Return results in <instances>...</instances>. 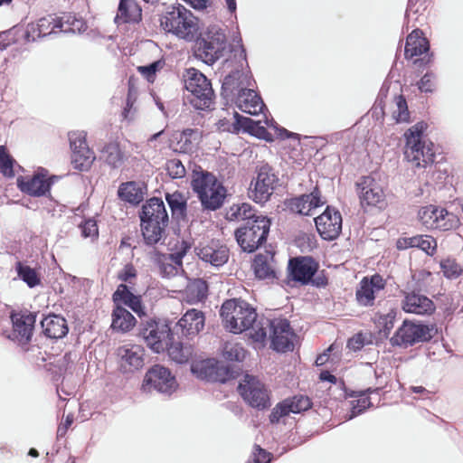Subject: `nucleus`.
<instances>
[{
  "mask_svg": "<svg viewBox=\"0 0 463 463\" xmlns=\"http://www.w3.org/2000/svg\"><path fill=\"white\" fill-rule=\"evenodd\" d=\"M139 218L142 236L147 246H154L162 240L165 241L169 218L162 199L153 197L147 200L142 206Z\"/></svg>",
  "mask_w": 463,
  "mask_h": 463,
  "instance_id": "1",
  "label": "nucleus"
},
{
  "mask_svg": "<svg viewBox=\"0 0 463 463\" xmlns=\"http://www.w3.org/2000/svg\"><path fill=\"white\" fill-rule=\"evenodd\" d=\"M101 158L112 168H118L123 164L124 155L118 143L110 142L102 148Z\"/></svg>",
  "mask_w": 463,
  "mask_h": 463,
  "instance_id": "41",
  "label": "nucleus"
},
{
  "mask_svg": "<svg viewBox=\"0 0 463 463\" xmlns=\"http://www.w3.org/2000/svg\"><path fill=\"white\" fill-rule=\"evenodd\" d=\"M118 195L122 201L134 205L143 200L142 189L134 182L122 184L118 190Z\"/></svg>",
  "mask_w": 463,
  "mask_h": 463,
  "instance_id": "39",
  "label": "nucleus"
},
{
  "mask_svg": "<svg viewBox=\"0 0 463 463\" xmlns=\"http://www.w3.org/2000/svg\"><path fill=\"white\" fill-rule=\"evenodd\" d=\"M111 319V329L122 334L129 332L137 323L136 317L120 305H114Z\"/></svg>",
  "mask_w": 463,
  "mask_h": 463,
  "instance_id": "33",
  "label": "nucleus"
},
{
  "mask_svg": "<svg viewBox=\"0 0 463 463\" xmlns=\"http://www.w3.org/2000/svg\"><path fill=\"white\" fill-rule=\"evenodd\" d=\"M273 260V255L270 252L266 254H257L252 262V269L256 278L259 279H276V272L270 266L269 261Z\"/></svg>",
  "mask_w": 463,
  "mask_h": 463,
  "instance_id": "35",
  "label": "nucleus"
},
{
  "mask_svg": "<svg viewBox=\"0 0 463 463\" xmlns=\"http://www.w3.org/2000/svg\"><path fill=\"white\" fill-rule=\"evenodd\" d=\"M286 401L288 402V405L291 413L306 411L312 405L310 399L307 396L303 395H296L292 398L286 399Z\"/></svg>",
  "mask_w": 463,
  "mask_h": 463,
  "instance_id": "50",
  "label": "nucleus"
},
{
  "mask_svg": "<svg viewBox=\"0 0 463 463\" xmlns=\"http://www.w3.org/2000/svg\"><path fill=\"white\" fill-rule=\"evenodd\" d=\"M272 458L273 456L271 453L263 449L259 445H255L251 458H250L246 463H270Z\"/></svg>",
  "mask_w": 463,
  "mask_h": 463,
  "instance_id": "59",
  "label": "nucleus"
},
{
  "mask_svg": "<svg viewBox=\"0 0 463 463\" xmlns=\"http://www.w3.org/2000/svg\"><path fill=\"white\" fill-rule=\"evenodd\" d=\"M43 172H45V169L41 168L36 174L26 180L19 178L17 185L21 192L33 197L46 195L51 190L52 182L46 183Z\"/></svg>",
  "mask_w": 463,
  "mask_h": 463,
  "instance_id": "29",
  "label": "nucleus"
},
{
  "mask_svg": "<svg viewBox=\"0 0 463 463\" xmlns=\"http://www.w3.org/2000/svg\"><path fill=\"white\" fill-rule=\"evenodd\" d=\"M163 28L181 39L194 41L198 34L197 18L182 5H174L160 19Z\"/></svg>",
  "mask_w": 463,
  "mask_h": 463,
  "instance_id": "9",
  "label": "nucleus"
},
{
  "mask_svg": "<svg viewBox=\"0 0 463 463\" xmlns=\"http://www.w3.org/2000/svg\"><path fill=\"white\" fill-rule=\"evenodd\" d=\"M214 359H207L193 363L191 365V372L198 379L207 382H213Z\"/></svg>",
  "mask_w": 463,
  "mask_h": 463,
  "instance_id": "44",
  "label": "nucleus"
},
{
  "mask_svg": "<svg viewBox=\"0 0 463 463\" xmlns=\"http://www.w3.org/2000/svg\"><path fill=\"white\" fill-rule=\"evenodd\" d=\"M418 218L427 229L440 231L452 230L457 228L459 223L456 214L433 204L421 207L418 212Z\"/></svg>",
  "mask_w": 463,
  "mask_h": 463,
  "instance_id": "16",
  "label": "nucleus"
},
{
  "mask_svg": "<svg viewBox=\"0 0 463 463\" xmlns=\"http://www.w3.org/2000/svg\"><path fill=\"white\" fill-rule=\"evenodd\" d=\"M238 392L244 402L257 410L270 406V394L267 386L258 377L246 373L238 385Z\"/></svg>",
  "mask_w": 463,
  "mask_h": 463,
  "instance_id": "14",
  "label": "nucleus"
},
{
  "mask_svg": "<svg viewBox=\"0 0 463 463\" xmlns=\"http://www.w3.org/2000/svg\"><path fill=\"white\" fill-rule=\"evenodd\" d=\"M458 304L459 301L455 300V298L451 295H441L439 298V308L442 311L445 318L451 319Z\"/></svg>",
  "mask_w": 463,
  "mask_h": 463,
  "instance_id": "49",
  "label": "nucleus"
},
{
  "mask_svg": "<svg viewBox=\"0 0 463 463\" xmlns=\"http://www.w3.org/2000/svg\"><path fill=\"white\" fill-rule=\"evenodd\" d=\"M178 387L175 377L171 371L161 365L155 364L146 373L142 389L146 392L156 391L164 395L170 396Z\"/></svg>",
  "mask_w": 463,
  "mask_h": 463,
  "instance_id": "15",
  "label": "nucleus"
},
{
  "mask_svg": "<svg viewBox=\"0 0 463 463\" xmlns=\"http://www.w3.org/2000/svg\"><path fill=\"white\" fill-rule=\"evenodd\" d=\"M220 315L225 327L233 334L250 329V335L258 328V314L255 308L244 300L236 298L226 300L221 307Z\"/></svg>",
  "mask_w": 463,
  "mask_h": 463,
  "instance_id": "3",
  "label": "nucleus"
},
{
  "mask_svg": "<svg viewBox=\"0 0 463 463\" xmlns=\"http://www.w3.org/2000/svg\"><path fill=\"white\" fill-rule=\"evenodd\" d=\"M351 411L348 414V420H352L356 416L362 414L367 408L373 406L369 397H363L351 402Z\"/></svg>",
  "mask_w": 463,
  "mask_h": 463,
  "instance_id": "56",
  "label": "nucleus"
},
{
  "mask_svg": "<svg viewBox=\"0 0 463 463\" xmlns=\"http://www.w3.org/2000/svg\"><path fill=\"white\" fill-rule=\"evenodd\" d=\"M198 256L202 260L209 262L213 267H221L228 261L229 250L224 246L218 249L206 246L200 250Z\"/></svg>",
  "mask_w": 463,
  "mask_h": 463,
  "instance_id": "36",
  "label": "nucleus"
},
{
  "mask_svg": "<svg viewBox=\"0 0 463 463\" xmlns=\"http://www.w3.org/2000/svg\"><path fill=\"white\" fill-rule=\"evenodd\" d=\"M165 171L173 179L182 178L185 175V168L180 159H169L165 163Z\"/></svg>",
  "mask_w": 463,
  "mask_h": 463,
  "instance_id": "54",
  "label": "nucleus"
},
{
  "mask_svg": "<svg viewBox=\"0 0 463 463\" xmlns=\"http://www.w3.org/2000/svg\"><path fill=\"white\" fill-rule=\"evenodd\" d=\"M436 75L432 71H427L417 82V86L421 92H433L435 88Z\"/></svg>",
  "mask_w": 463,
  "mask_h": 463,
  "instance_id": "58",
  "label": "nucleus"
},
{
  "mask_svg": "<svg viewBox=\"0 0 463 463\" xmlns=\"http://www.w3.org/2000/svg\"><path fill=\"white\" fill-rule=\"evenodd\" d=\"M257 326L258 328L250 334V338L254 342H264L269 329L270 345L273 350L285 353L293 349L292 337L295 334L288 319L260 317Z\"/></svg>",
  "mask_w": 463,
  "mask_h": 463,
  "instance_id": "4",
  "label": "nucleus"
},
{
  "mask_svg": "<svg viewBox=\"0 0 463 463\" xmlns=\"http://www.w3.org/2000/svg\"><path fill=\"white\" fill-rule=\"evenodd\" d=\"M396 105L398 108V115L396 117L397 122L409 121V111L405 98L402 95L396 97Z\"/></svg>",
  "mask_w": 463,
  "mask_h": 463,
  "instance_id": "61",
  "label": "nucleus"
},
{
  "mask_svg": "<svg viewBox=\"0 0 463 463\" xmlns=\"http://www.w3.org/2000/svg\"><path fill=\"white\" fill-rule=\"evenodd\" d=\"M41 326L44 335L52 339L62 338L69 332L66 319L60 315H48L41 321Z\"/></svg>",
  "mask_w": 463,
  "mask_h": 463,
  "instance_id": "32",
  "label": "nucleus"
},
{
  "mask_svg": "<svg viewBox=\"0 0 463 463\" xmlns=\"http://www.w3.org/2000/svg\"><path fill=\"white\" fill-rule=\"evenodd\" d=\"M257 176L251 181L249 197L255 203L263 204L268 202L279 183V177L274 168L269 164L257 166Z\"/></svg>",
  "mask_w": 463,
  "mask_h": 463,
  "instance_id": "13",
  "label": "nucleus"
},
{
  "mask_svg": "<svg viewBox=\"0 0 463 463\" xmlns=\"http://www.w3.org/2000/svg\"><path fill=\"white\" fill-rule=\"evenodd\" d=\"M194 40V56L207 65L214 64L227 49L225 33L218 25L208 26Z\"/></svg>",
  "mask_w": 463,
  "mask_h": 463,
  "instance_id": "6",
  "label": "nucleus"
},
{
  "mask_svg": "<svg viewBox=\"0 0 463 463\" xmlns=\"http://www.w3.org/2000/svg\"><path fill=\"white\" fill-rule=\"evenodd\" d=\"M183 79L184 88L190 92L188 102L197 110L212 109L214 91L205 75L195 68H189L184 71Z\"/></svg>",
  "mask_w": 463,
  "mask_h": 463,
  "instance_id": "7",
  "label": "nucleus"
},
{
  "mask_svg": "<svg viewBox=\"0 0 463 463\" xmlns=\"http://www.w3.org/2000/svg\"><path fill=\"white\" fill-rule=\"evenodd\" d=\"M385 285L386 281L379 274H375L370 279L364 278L355 293L357 302L364 307L373 306L375 294L383 289Z\"/></svg>",
  "mask_w": 463,
  "mask_h": 463,
  "instance_id": "27",
  "label": "nucleus"
},
{
  "mask_svg": "<svg viewBox=\"0 0 463 463\" xmlns=\"http://www.w3.org/2000/svg\"><path fill=\"white\" fill-rule=\"evenodd\" d=\"M270 225V219L260 214L237 228L234 236L242 251L252 253L265 244Z\"/></svg>",
  "mask_w": 463,
  "mask_h": 463,
  "instance_id": "8",
  "label": "nucleus"
},
{
  "mask_svg": "<svg viewBox=\"0 0 463 463\" xmlns=\"http://www.w3.org/2000/svg\"><path fill=\"white\" fill-rule=\"evenodd\" d=\"M234 123L232 125L233 132L239 133L242 131L243 133L250 134L252 130L253 125L255 121L250 118L240 115L238 112L234 113Z\"/></svg>",
  "mask_w": 463,
  "mask_h": 463,
  "instance_id": "52",
  "label": "nucleus"
},
{
  "mask_svg": "<svg viewBox=\"0 0 463 463\" xmlns=\"http://www.w3.org/2000/svg\"><path fill=\"white\" fill-rule=\"evenodd\" d=\"M165 349H167L171 360L180 364L187 363L193 354L191 345L175 342L174 335L171 336L170 343L165 346Z\"/></svg>",
  "mask_w": 463,
  "mask_h": 463,
  "instance_id": "38",
  "label": "nucleus"
},
{
  "mask_svg": "<svg viewBox=\"0 0 463 463\" xmlns=\"http://www.w3.org/2000/svg\"><path fill=\"white\" fill-rule=\"evenodd\" d=\"M246 350L240 343L226 342L222 346V356L227 362H242Z\"/></svg>",
  "mask_w": 463,
  "mask_h": 463,
  "instance_id": "43",
  "label": "nucleus"
},
{
  "mask_svg": "<svg viewBox=\"0 0 463 463\" xmlns=\"http://www.w3.org/2000/svg\"><path fill=\"white\" fill-rule=\"evenodd\" d=\"M265 122L268 127L273 128L276 130L278 137H280L281 139H285V138L298 139V134L290 132V131L287 130L286 128L279 126L273 118L266 119Z\"/></svg>",
  "mask_w": 463,
  "mask_h": 463,
  "instance_id": "62",
  "label": "nucleus"
},
{
  "mask_svg": "<svg viewBox=\"0 0 463 463\" xmlns=\"http://www.w3.org/2000/svg\"><path fill=\"white\" fill-rule=\"evenodd\" d=\"M284 203L291 213L309 215L312 209L322 206L325 201L322 199L319 188L315 186L311 193L287 199Z\"/></svg>",
  "mask_w": 463,
  "mask_h": 463,
  "instance_id": "22",
  "label": "nucleus"
},
{
  "mask_svg": "<svg viewBox=\"0 0 463 463\" xmlns=\"http://www.w3.org/2000/svg\"><path fill=\"white\" fill-rule=\"evenodd\" d=\"M232 103H235L240 110L250 115H258L266 108L261 97L250 88L241 92Z\"/></svg>",
  "mask_w": 463,
  "mask_h": 463,
  "instance_id": "30",
  "label": "nucleus"
},
{
  "mask_svg": "<svg viewBox=\"0 0 463 463\" xmlns=\"http://www.w3.org/2000/svg\"><path fill=\"white\" fill-rule=\"evenodd\" d=\"M422 32L420 29L413 30L406 39L405 44V56L407 58H413L415 56H420L423 53H428L430 50V43L425 37H422ZM432 54H427V57L422 59L415 60L416 64H429L431 62Z\"/></svg>",
  "mask_w": 463,
  "mask_h": 463,
  "instance_id": "25",
  "label": "nucleus"
},
{
  "mask_svg": "<svg viewBox=\"0 0 463 463\" xmlns=\"http://www.w3.org/2000/svg\"><path fill=\"white\" fill-rule=\"evenodd\" d=\"M402 294L404 298L402 302V307L404 312L420 316H429L434 313L436 306L425 295L416 293L415 291H402Z\"/></svg>",
  "mask_w": 463,
  "mask_h": 463,
  "instance_id": "26",
  "label": "nucleus"
},
{
  "mask_svg": "<svg viewBox=\"0 0 463 463\" xmlns=\"http://www.w3.org/2000/svg\"><path fill=\"white\" fill-rule=\"evenodd\" d=\"M318 269L317 262L309 256L298 257L289 260L288 270L291 279L302 285H308Z\"/></svg>",
  "mask_w": 463,
  "mask_h": 463,
  "instance_id": "23",
  "label": "nucleus"
},
{
  "mask_svg": "<svg viewBox=\"0 0 463 463\" xmlns=\"http://www.w3.org/2000/svg\"><path fill=\"white\" fill-rule=\"evenodd\" d=\"M191 187L197 194L203 210L213 212L222 206L227 191L212 173L194 170Z\"/></svg>",
  "mask_w": 463,
  "mask_h": 463,
  "instance_id": "5",
  "label": "nucleus"
},
{
  "mask_svg": "<svg viewBox=\"0 0 463 463\" xmlns=\"http://www.w3.org/2000/svg\"><path fill=\"white\" fill-rule=\"evenodd\" d=\"M164 65V60H157L148 65L139 66L137 70L147 80V81L154 82L156 72L162 69Z\"/></svg>",
  "mask_w": 463,
  "mask_h": 463,
  "instance_id": "53",
  "label": "nucleus"
},
{
  "mask_svg": "<svg viewBox=\"0 0 463 463\" xmlns=\"http://www.w3.org/2000/svg\"><path fill=\"white\" fill-rule=\"evenodd\" d=\"M317 232L323 240L334 241L342 232V215L340 212L331 206L315 218Z\"/></svg>",
  "mask_w": 463,
  "mask_h": 463,
  "instance_id": "20",
  "label": "nucleus"
},
{
  "mask_svg": "<svg viewBox=\"0 0 463 463\" xmlns=\"http://www.w3.org/2000/svg\"><path fill=\"white\" fill-rule=\"evenodd\" d=\"M204 320V314L202 311L191 308L178 320L174 327V332L187 338H192L203 330Z\"/></svg>",
  "mask_w": 463,
  "mask_h": 463,
  "instance_id": "24",
  "label": "nucleus"
},
{
  "mask_svg": "<svg viewBox=\"0 0 463 463\" xmlns=\"http://www.w3.org/2000/svg\"><path fill=\"white\" fill-rule=\"evenodd\" d=\"M397 317V311L394 309L390 310L387 314L381 315L378 320L379 326L383 332V335L388 337L392 329L394 326V323Z\"/></svg>",
  "mask_w": 463,
  "mask_h": 463,
  "instance_id": "55",
  "label": "nucleus"
},
{
  "mask_svg": "<svg viewBox=\"0 0 463 463\" xmlns=\"http://www.w3.org/2000/svg\"><path fill=\"white\" fill-rule=\"evenodd\" d=\"M432 331L433 326L405 319L390 337V344L393 347L407 349L415 345L429 342L433 337Z\"/></svg>",
  "mask_w": 463,
  "mask_h": 463,
  "instance_id": "11",
  "label": "nucleus"
},
{
  "mask_svg": "<svg viewBox=\"0 0 463 463\" xmlns=\"http://www.w3.org/2000/svg\"><path fill=\"white\" fill-rule=\"evenodd\" d=\"M137 335L152 351L160 354L169 345L174 332L165 321L146 316L140 320Z\"/></svg>",
  "mask_w": 463,
  "mask_h": 463,
  "instance_id": "10",
  "label": "nucleus"
},
{
  "mask_svg": "<svg viewBox=\"0 0 463 463\" xmlns=\"http://www.w3.org/2000/svg\"><path fill=\"white\" fill-rule=\"evenodd\" d=\"M15 160L7 153L5 146H0V172L4 176L12 178L14 176V165Z\"/></svg>",
  "mask_w": 463,
  "mask_h": 463,
  "instance_id": "48",
  "label": "nucleus"
},
{
  "mask_svg": "<svg viewBox=\"0 0 463 463\" xmlns=\"http://www.w3.org/2000/svg\"><path fill=\"white\" fill-rule=\"evenodd\" d=\"M56 28H59L61 32L64 33H75L74 27L68 26L64 28L62 21H57L56 19L49 16L43 17L36 23L28 24L24 33V39L27 43L35 42L38 38H43L54 33Z\"/></svg>",
  "mask_w": 463,
  "mask_h": 463,
  "instance_id": "21",
  "label": "nucleus"
},
{
  "mask_svg": "<svg viewBox=\"0 0 463 463\" xmlns=\"http://www.w3.org/2000/svg\"><path fill=\"white\" fill-rule=\"evenodd\" d=\"M250 135L268 142L273 141V136L267 130L265 127L260 125V121H255Z\"/></svg>",
  "mask_w": 463,
  "mask_h": 463,
  "instance_id": "63",
  "label": "nucleus"
},
{
  "mask_svg": "<svg viewBox=\"0 0 463 463\" xmlns=\"http://www.w3.org/2000/svg\"><path fill=\"white\" fill-rule=\"evenodd\" d=\"M165 201L171 210L173 218H184L186 214L187 203L184 195L176 191L166 193Z\"/></svg>",
  "mask_w": 463,
  "mask_h": 463,
  "instance_id": "40",
  "label": "nucleus"
},
{
  "mask_svg": "<svg viewBox=\"0 0 463 463\" xmlns=\"http://www.w3.org/2000/svg\"><path fill=\"white\" fill-rule=\"evenodd\" d=\"M239 57V66L222 80L221 96L225 100V104L233 102L241 92L252 85L251 76L243 71V63H247V59L246 51L242 45L240 47Z\"/></svg>",
  "mask_w": 463,
  "mask_h": 463,
  "instance_id": "12",
  "label": "nucleus"
},
{
  "mask_svg": "<svg viewBox=\"0 0 463 463\" xmlns=\"http://www.w3.org/2000/svg\"><path fill=\"white\" fill-rule=\"evenodd\" d=\"M440 269L443 275L449 279H457L462 273V269L455 260L446 259L440 261Z\"/></svg>",
  "mask_w": 463,
  "mask_h": 463,
  "instance_id": "51",
  "label": "nucleus"
},
{
  "mask_svg": "<svg viewBox=\"0 0 463 463\" xmlns=\"http://www.w3.org/2000/svg\"><path fill=\"white\" fill-rule=\"evenodd\" d=\"M112 301L116 306L125 305L129 307L138 316L140 320L147 316L141 296L134 294L124 283L119 284L112 294Z\"/></svg>",
  "mask_w": 463,
  "mask_h": 463,
  "instance_id": "28",
  "label": "nucleus"
},
{
  "mask_svg": "<svg viewBox=\"0 0 463 463\" xmlns=\"http://www.w3.org/2000/svg\"><path fill=\"white\" fill-rule=\"evenodd\" d=\"M213 383H225L239 375V370L232 365L214 360Z\"/></svg>",
  "mask_w": 463,
  "mask_h": 463,
  "instance_id": "42",
  "label": "nucleus"
},
{
  "mask_svg": "<svg viewBox=\"0 0 463 463\" xmlns=\"http://www.w3.org/2000/svg\"><path fill=\"white\" fill-rule=\"evenodd\" d=\"M142 10L136 0H119L118 13L114 19L118 25L137 24L141 21Z\"/></svg>",
  "mask_w": 463,
  "mask_h": 463,
  "instance_id": "31",
  "label": "nucleus"
},
{
  "mask_svg": "<svg viewBox=\"0 0 463 463\" xmlns=\"http://www.w3.org/2000/svg\"><path fill=\"white\" fill-rule=\"evenodd\" d=\"M136 99L137 92L133 88L129 87L126 100V106L122 111V117L125 119L131 120L133 118L132 109H134V111L136 110L134 109V103L136 102Z\"/></svg>",
  "mask_w": 463,
  "mask_h": 463,
  "instance_id": "60",
  "label": "nucleus"
},
{
  "mask_svg": "<svg viewBox=\"0 0 463 463\" xmlns=\"http://www.w3.org/2000/svg\"><path fill=\"white\" fill-rule=\"evenodd\" d=\"M81 234L84 238L93 237L98 235V226L94 220L88 219L80 225Z\"/></svg>",
  "mask_w": 463,
  "mask_h": 463,
  "instance_id": "64",
  "label": "nucleus"
},
{
  "mask_svg": "<svg viewBox=\"0 0 463 463\" xmlns=\"http://www.w3.org/2000/svg\"><path fill=\"white\" fill-rule=\"evenodd\" d=\"M413 248H418L423 250L429 256H432L437 248L435 239L430 235H416L413 236Z\"/></svg>",
  "mask_w": 463,
  "mask_h": 463,
  "instance_id": "47",
  "label": "nucleus"
},
{
  "mask_svg": "<svg viewBox=\"0 0 463 463\" xmlns=\"http://www.w3.org/2000/svg\"><path fill=\"white\" fill-rule=\"evenodd\" d=\"M155 263L163 278H172L178 273L177 266L164 257V253L156 254Z\"/></svg>",
  "mask_w": 463,
  "mask_h": 463,
  "instance_id": "46",
  "label": "nucleus"
},
{
  "mask_svg": "<svg viewBox=\"0 0 463 463\" xmlns=\"http://www.w3.org/2000/svg\"><path fill=\"white\" fill-rule=\"evenodd\" d=\"M13 331L8 338L21 346L27 345L33 336L36 314L29 311L13 313L11 315Z\"/></svg>",
  "mask_w": 463,
  "mask_h": 463,
  "instance_id": "18",
  "label": "nucleus"
},
{
  "mask_svg": "<svg viewBox=\"0 0 463 463\" xmlns=\"http://www.w3.org/2000/svg\"><path fill=\"white\" fill-rule=\"evenodd\" d=\"M118 355L121 360V367L125 372L138 370L144 364L143 353L139 346L120 347Z\"/></svg>",
  "mask_w": 463,
  "mask_h": 463,
  "instance_id": "34",
  "label": "nucleus"
},
{
  "mask_svg": "<svg viewBox=\"0 0 463 463\" xmlns=\"http://www.w3.org/2000/svg\"><path fill=\"white\" fill-rule=\"evenodd\" d=\"M70 147L71 149V164L80 171H88L95 160V155L86 143V134L83 131L69 133Z\"/></svg>",
  "mask_w": 463,
  "mask_h": 463,
  "instance_id": "17",
  "label": "nucleus"
},
{
  "mask_svg": "<svg viewBox=\"0 0 463 463\" xmlns=\"http://www.w3.org/2000/svg\"><path fill=\"white\" fill-rule=\"evenodd\" d=\"M18 277L27 284L29 288H34L41 282L40 278L34 269L24 265L18 261L15 266Z\"/></svg>",
  "mask_w": 463,
  "mask_h": 463,
  "instance_id": "45",
  "label": "nucleus"
},
{
  "mask_svg": "<svg viewBox=\"0 0 463 463\" xmlns=\"http://www.w3.org/2000/svg\"><path fill=\"white\" fill-rule=\"evenodd\" d=\"M286 400L279 402L271 411L269 415V421L271 424L279 423L280 419L291 413Z\"/></svg>",
  "mask_w": 463,
  "mask_h": 463,
  "instance_id": "57",
  "label": "nucleus"
},
{
  "mask_svg": "<svg viewBox=\"0 0 463 463\" xmlns=\"http://www.w3.org/2000/svg\"><path fill=\"white\" fill-rule=\"evenodd\" d=\"M257 214V211L249 203H242L232 205L226 212L225 219L229 222H239L254 219Z\"/></svg>",
  "mask_w": 463,
  "mask_h": 463,
  "instance_id": "37",
  "label": "nucleus"
},
{
  "mask_svg": "<svg viewBox=\"0 0 463 463\" xmlns=\"http://www.w3.org/2000/svg\"><path fill=\"white\" fill-rule=\"evenodd\" d=\"M361 205L383 207L385 194L383 187L370 175L362 176L355 184Z\"/></svg>",
  "mask_w": 463,
  "mask_h": 463,
  "instance_id": "19",
  "label": "nucleus"
},
{
  "mask_svg": "<svg viewBox=\"0 0 463 463\" xmlns=\"http://www.w3.org/2000/svg\"><path fill=\"white\" fill-rule=\"evenodd\" d=\"M427 128L426 122L420 121L404 133V157L416 167L426 168L435 161L434 144L423 137Z\"/></svg>",
  "mask_w": 463,
  "mask_h": 463,
  "instance_id": "2",
  "label": "nucleus"
}]
</instances>
